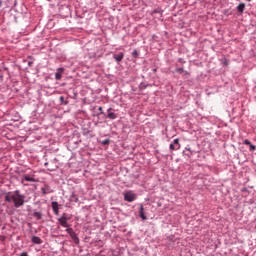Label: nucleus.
Returning <instances> with one entry per match:
<instances>
[{"mask_svg":"<svg viewBox=\"0 0 256 256\" xmlns=\"http://www.w3.org/2000/svg\"><path fill=\"white\" fill-rule=\"evenodd\" d=\"M145 209L143 208V205L140 206V217L143 219V221L147 220V216H145Z\"/></svg>","mask_w":256,"mask_h":256,"instance_id":"11","label":"nucleus"},{"mask_svg":"<svg viewBox=\"0 0 256 256\" xmlns=\"http://www.w3.org/2000/svg\"><path fill=\"white\" fill-rule=\"evenodd\" d=\"M102 145H109V139L103 140Z\"/></svg>","mask_w":256,"mask_h":256,"instance_id":"18","label":"nucleus"},{"mask_svg":"<svg viewBox=\"0 0 256 256\" xmlns=\"http://www.w3.org/2000/svg\"><path fill=\"white\" fill-rule=\"evenodd\" d=\"M33 217H35V219L39 221L42 219L43 215L41 214V212H34Z\"/></svg>","mask_w":256,"mask_h":256,"instance_id":"13","label":"nucleus"},{"mask_svg":"<svg viewBox=\"0 0 256 256\" xmlns=\"http://www.w3.org/2000/svg\"><path fill=\"white\" fill-rule=\"evenodd\" d=\"M58 221L62 227H69V223H67V217L62 216L58 219Z\"/></svg>","mask_w":256,"mask_h":256,"instance_id":"6","label":"nucleus"},{"mask_svg":"<svg viewBox=\"0 0 256 256\" xmlns=\"http://www.w3.org/2000/svg\"><path fill=\"white\" fill-rule=\"evenodd\" d=\"M31 240L34 245H41V243H43V240H41L39 236H32Z\"/></svg>","mask_w":256,"mask_h":256,"instance_id":"8","label":"nucleus"},{"mask_svg":"<svg viewBox=\"0 0 256 256\" xmlns=\"http://www.w3.org/2000/svg\"><path fill=\"white\" fill-rule=\"evenodd\" d=\"M124 57H125V54H123V52H120L119 54L114 55V59L115 61H117V63H120V61H123Z\"/></svg>","mask_w":256,"mask_h":256,"instance_id":"7","label":"nucleus"},{"mask_svg":"<svg viewBox=\"0 0 256 256\" xmlns=\"http://www.w3.org/2000/svg\"><path fill=\"white\" fill-rule=\"evenodd\" d=\"M24 180L29 181L30 183H33L35 181V179L33 177H30L29 175H25Z\"/></svg>","mask_w":256,"mask_h":256,"instance_id":"14","label":"nucleus"},{"mask_svg":"<svg viewBox=\"0 0 256 256\" xmlns=\"http://www.w3.org/2000/svg\"><path fill=\"white\" fill-rule=\"evenodd\" d=\"M181 149V144L179 143V139H174L173 143L170 144V151H178Z\"/></svg>","mask_w":256,"mask_h":256,"instance_id":"4","label":"nucleus"},{"mask_svg":"<svg viewBox=\"0 0 256 256\" xmlns=\"http://www.w3.org/2000/svg\"><path fill=\"white\" fill-rule=\"evenodd\" d=\"M107 113H108V115H107V117H108V119H117V114H115V112H113V108H109L108 110H107Z\"/></svg>","mask_w":256,"mask_h":256,"instance_id":"5","label":"nucleus"},{"mask_svg":"<svg viewBox=\"0 0 256 256\" xmlns=\"http://www.w3.org/2000/svg\"><path fill=\"white\" fill-rule=\"evenodd\" d=\"M98 111H100V112L103 114V107L100 106V107L98 108Z\"/></svg>","mask_w":256,"mask_h":256,"instance_id":"23","label":"nucleus"},{"mask_svg":"<svg viewBox=\"0 0 256 256\" xmlns=\"http://www.w3.org/2000/svg\"><path fill=\"white\" fill-rule=\"evenodd\" d=\"M64 69L63 68H58L57 72L55 73V79L56 81H60L62 75L61 73H63Z\"/></svg>","mask_w":256,"mask_h":256,"instance_id":"10","label":"nucleus"},{"mask_svg":"<svg viewBox=\"0 0 256 256\" xmlns=\"http://www.w3.org/2000/svg\"><path fill=\"white\" fill-rule=\"evenodd\" d=\"M52 209L56 215H59V203L58 202H52Z\"/></svg>","mask_w":256,"mask_h":256,"instance_id":"9","label":"nucleus"},{"mask_svg":"<svg viewBox=\"0 0 256 256\" xmlns=\"http://www.w3.org/2000/svg\"><path fill=\"white\" fill-rule=\"evenodd\" d=\"M4 199L7 203H13L16 209L25 205V195L21 194L19 190L6 193Z\"/></svg>","mask_w":256,"mask_h":256,"instance_id":"1","label":"nucleus"},{"mask_svg":"<svg viewBox=\"0 0 256 256\" xmlns=\"http://www.w3.org/2000/svg\"><path fill=\"white\" fill-rule=\"evenodd\" d=\"M20 256H29V254H27V252H23L20 254Z\"/></svg>","mask_w":256,"mask_h":256,"instance_id":"22","label":"nucleus"},{"mask_svg":"<svg viewBox=\"0 0 256 256\" xmlns=\"http://www.w3.org/2000/svg\"><path fill=\"white\" fill-rule=\"evenodd\" d=\"M176 72H177V73H183V68H177V69H176Z\"/></svg>","mask_w":256,"mask_h":256,"instance_id":"21","label":"nucleus"},{"mask_svg":"<svg viewBox=\"0 0 256 256\" xmlns=\"http://www.w3.org/2000/svg\"><path fill=\"white\" fill-rule=\"evenodd\" d=\"M249 147H250V151H255L256 149V146L253 144H250Z\"/></svg>","mask_w":256,"mask_h":256,"instance_id":"17","label":"nucleus"},{"mask_svg":"<svg viewBox=\"0 0 256 256\" xmlns=\"http://www.w3.org/2000/svg\"><path fill=\"white\" fill-rule=\"evenodd\" d=\"M237 10L239 13H243V11H245V3H240L237 7Z\"/></svg>","mask_w":256,"mask_h":256,"instance_id":"12","label":"nucleus"},{"mask_svg":"<svg viewBox=\"0 0 256 256\" xmlns=\"http://www.w3.org/2000/svg\"><path fill=\"white\" fill-rule=\"evenodd\" d=\"M60 102H61V104L63 105H67V101H65V97H63V96H60Z\"/></svg>","mask_w":256,"mask_h":256,"instance_id":"15","label":"nucleus"},{"mask_svg":"<svg viewBox=\"0 0 256 256\" xmlns=\"http://www.w3.org/2000/svg\"><path fill=\"white\" fill-rule=\"evenodd\" d=\"M124 199L128 201V203H133L137 199V196L132 192H127L124 194Z\"/></svg>","mask_w":256,"mask_h":256,"instance_id":"3","label":"nucleus"},{"mask_svg":"<svg viewBox=\"0 0 256 256\" xmlns=\"http://www.w3.org/2000/svg\"><path fill=\"white\" fill-rule=\"evenodd\" d=\"M251 141H249L248 139L244 140V145H250Z\"/></svg>","mask_w":256,"mask_h":256,"instance_id":"20","label":"nucleus"},{"mask_svg":"<svg viewBox=\"0 0 256 256\" xmlns=\"http://www.w3.org/2000/svg\"><path fill=\"white\" fill-rule=\"evenodd\" d=\"M66 232L68 233V235H70L72 241H74L76 245H79V237H77V234L75 233V231H73V228H67Z\"/></svg>","mask_w":256,"mask_h":256,"instance_id":"2","label":"nucleus"},{"mask_svg":"<svg viewBox=\"0 0 256 256\" xmlns=\"http://www.w3.org/2000/svg\"><path fill=\"white\" fill-rule=\"evenodd\" d=\"M42 193L43 195H47V193H49V187L42 188Z\"/></svg>","mask_w":256,"mask_h":256,"instance_id":"16","label":"nucleus"},{"mask_svg":"<svg viewBox=\"0 0 256 256\" xmlns=\"http://www.w3.org/2000/svg\"><path fill=\"white\" fill-rule=\"evenodd\" d=\"M132 55H133V57H138L139 53L137 52V50H134Z\"/></svg>","mask_w":256,"mask_h":256,"instance_id":"19","label":"nucleus"}]
</instances>
